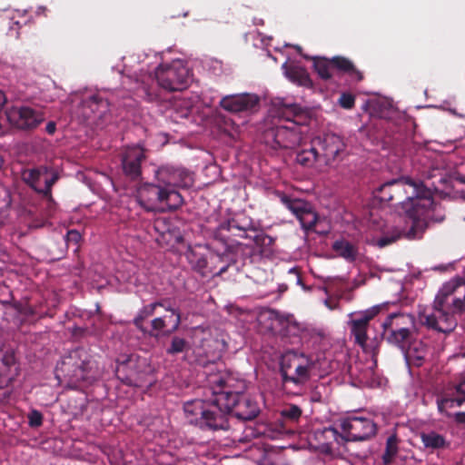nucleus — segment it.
I'll use <instances>...</instances> for the list:
<instances>
[{"mask_svg": "<svg viewBox=\"0 0 465 465\" xmlns=\"http://www.w3.org/2000/svg\"><path fill=\"white\" fill-rule=\"evenodd\" d=\"M381 202H395L404 213V226H393L377 241L380 248L386 247L402 237H413L425 227V219L432 204L431 191L422 183L409 178L393 179L381 184L377 190Z\"/></svg>", "mask_w": 465, "mask_h": 465, "instance_id": "obj_1", "label": "nucleus"}, {"mask_svg": "<svg viewBox=\"0 0 465 465\" xmlns=\"http://www.w3.org/2000/svg\"><path fill=\"white\" fill-rule=\"evenodd\" d=\"M196 363L205 369L206 381L212 396L205 400L196 399L184 404L183 410L190 423L202 430H228L231 413L226 410L225 401L222 400L221 371L213 361L203 357L195 360Z\"/></svg>", "mask_w": 465, "mask_h": 465, "instance_id": "obj_2", "label": "nucleus"}, {"mask_svg": "<svg viewBox=\"0 0 465 465\" xmlns=\"http://www.w3.org/2000/svg\"><path fill=\"white\" fill-rule=\"evenodd\" d=\"M465 310V281L453 279L440 288L433 312L420 315V322L429 329L442 333L451 332L457 326L456 312Z\"/></svg>", "mask_w": 465, "mask_h": 465, "instance_id": "obj_3", "label": "nucleus"}, {"mask_svg": "<svg viewBox=\"0 0 465 465\" xmlns=\"http://www.w3.org/2000/svg\"><path fill=\"white\" fill-rule=\"evenodd\" d=\"M274 116L285 120L288 125H276L264 132V142L272 149H292L302 141L301 125L311 119V111L297 104L279 101L273 104Z\"/></svg>", "mask_w": 465, "mask_h": 465, "instance_id": "obj_4", "label": "nucleus"}, {"mask_svg": "<svg viewBox=\"0 0 465 465\" xmlns=\"http://www.w3.org/2000/svg\"><path fill=\"white\" fill-rule=\"evenodd\" d=\"M242 252L243 255L251 257L253 253V248L241 242L230 245L223 254H212L209 258L191 246L185 253L186 259L193 271L199 273L202 277L208 275L221 276L227 272L231 264L237 261L232 257V254Z\"/></svg>", "mask_w": 465, "mask_h": 465, "instance_id": "obj_5", "label": "nucleus"}, {"mask_svg": "<svg viewBox=\"0 0 465 465\" xmlns=\"http://www.w3.org/2000/svg\"><path fill=\"white\" fill-rule=\"evenodd\" d=\"M221 378V399L225 401L226 410H229L231 416L244 421L254 420L260 413L259 403L243 391L244 382L237 381L223 372Z\"/></svg>", "mask_w": 465, "mask_h": 465, "instance_id": "obj_6", "label": "nucleus"}, {"mask_svg": "<svg viewBox=\"0 0 465 465\" xmlns=\"http://www.w3.org/2000/svg\"><path fill=\"white\" fill-rule=\"evenodd\" d=\"M94 361L84 348H77L63 358L56 367V376L62 374L68 383L74 386L80 382L91 383L95 376L94 374Z\"/></svg>", "mask_w": 465, "mask_h": 465, "instance_id": "obj_7", "label": "nucleus"}, {"mask_svg": "<svg viewBox=\"0 0 465 465\" xmlns=\"http://www.w3.org/2000/svg\"><path fill=\"white\" fill-rule=\"evenodd\" d=\"M154 178L169 193V201L174 207H180L183 202L178 188H189L193 184V177L189 171L172 165L156 169Z\"/></svg>", "mask_w": 465, "mask_h": 465, "instance_id": "obj_8", "label": "nucleus"}, {"mask_svg": "<svg viewBox=\"0 0 465 465\" xmlns=\"http://www.w3.org/2000/svg\"><path fill=\"white\" fill-rule=\"evenodd\" d=\"M342 434H340L335 428H325L322 434L325 438L344 439L346 441H363L376 434L377 426L372 420L362 417H348L340 423Z\"/></svg>", "mask_w": 465, "mask_h": 465, "instance_id": "obj_9", "label": "nucleus"}, {"mask_svg": "<svg viewBox=\"0 0 465 465\" xmlns=\"http://www.w3.org/2000/svg\"><path fill=\"white\" fill-rule=\"evenodd\" d=\"M310 360L303 353L291 350L282 354L280 371L283 384L302 386L310 380Z\"/></svg>", "mask_w": 465, "mask_h": 465, "instance_id": "obj_10", "label": "nucleus"}, {"mask_svg": "<svg viewBox=\"0 0 465 465\" xmlns=\"http://www.w3.org/2000/svg\"><path fill=\"white\" fill-rule=\"evenodd\" d=\"M158 84L169 92L186 89L190 81V71L184 62L177 59L170 64H162L154 73Z\"/></svg>", "mask_w": 465, "mask_h": 465, "instance_id": "obj_11", "label": "nucleus"}, {"mask_svg": "<svg viewBox=\"0 0 465 465\" xmlns=\"http://www.w3.org/2000/svg\"><path fill=\"white\" fill-rule=\"evenodd\" d=\"M22 181L37 193L45 198L52 197V188L60 179L58 171L47 165L24 169L21 173Z\"/></svg>", "mask_w": 465, "mask_h": 465, "instance_id": "obj_12", "label": "nucleus"}, {"mask_svg": "<svg viewBox=\"0 0 465 465\" xmlns=\"http://www.w3.org/2000/svg\"><path fill=\"white\" fill-rule=\"evenodd\" d=\"M313 145L317 148L320 163L332 165L346 156V143L343 138L333 133H325L313 137Z\"/></svg>", "mask_w": 465, "mask_h": 465, "instance_id": "obj_13", "label": "nucleus"}, {"mask_svg": "<svg viewBox=\"0 0 465 465\" xmlns=\"http://www.w3.org/2000/svg\"><path fill=\"white\" fill-rule=\"evenodd\" d=\"M137 201L147 212L175 210L169 201V193L157 182L145 183L137 191Z\"/></svg>", "mask_w": 465, "mask_h": 465, "instance_id": "obj_14", "label": "nucleus"}, {"mask_svg": "<svg viewBox=\"0 0 465 465\" xmlns=\"http://www.w3.org/2000/svg\"><path fill=\"white\" fill-rule=\"evenodd\" d=\"M276 194L280 202L296 216L303 230H313L319 216L311 203L299 198H293L282 192H277Z\"/></svg>", "mask_w": 465, "mask_h": 465, "instance_id": "obj_15", "label": "nucleus"}, {"mask_svg": "<svg viewBox=\"0 0 465 465\" xmlns=\"http://www.w3.org/2000/svg\"><path fill=\"white\" fill-rule=\"evenodd\" d=\"M380 312L381 306L377 305L362 312L349 314L348 326L351 335L354 338V342L363 350L367 349V341L369 339L367 331L370 328V322Z\"/></svg>", "mask_w": 465, "mask_h": 465, "instance_id": "obj_16", "label": "nucleus"}, {"mask_svg": "<svg viewBox=\"0 0 465 465\" xmlns=\"http://www.w3.org/2000/svg\"><path fill=\"white\" fill-rule=\"evenodd\" d=\"M9 124L19 130L32 131L44 121V113L29 106H13L6 111Z\"/></svg>", "mask_w": 465, "mask_h": 465, "instance_id": "obj_17", "label": "nucleus"}, {"mask_svg": "<svg viewBox=\"0 0 465 465\" xmlns=\"http://www.w3.org/2000/svg\"><path fill=\"white\" fill-rule=\"evenodd\" d=\"M261 324L273 335L288 337L297 331V326L292 322L289 317L282 315L274 310H266L259 315Z\"/></svg>", "mask_w": 465, "mask_h": 465, "instance_id": "obj_18", "label": "nucleus"}, {"mask_svg": "<svg viewBox=\"0 0 465 465\" xmlns=\"http://www.w3.org/2000/svg\"><path fill=\"white\" fill-rule=\"evenodd\" d=\"M169 315L155 317L151 321V329H147L145 335L150 337L158 338L161 331L164 335H171L177 331L182 323V313L180 310L172 308L170 306L163 307Z\"/></svg>", "mask_w": 465, "mask_h": 465, "instance_id": "obj_19", "label": "nucleus"}, {"mask_svg": "<svg viewBox=\"0 0 465 465\" xmlns=\"http://www.w3.org/2000/svg\"><path fill=\"white\" fill-rule=\"evenodd\" d=\"M145 150L139 146L127 147L121 155L124 174L131 181H137L142 176V163L145 160Z\"/></svg>", "mask_w": 465, "mask_h": 465, "instance_id": "obj_20", "label": "nucleus"}, {"mask_svg": "<svg viewBox=\"0 0 465 465\" xmlns=\"http://www.w3.org/2000/svg\"><path fill=\"white\" fill-rule=\"evenodd\" d=\"M258 104L259 97L248 93L226 95L220 101V106L231 113L249 111L257 106Z\"/></svg>", "mask_w": 465, "mask_h": 465, "instance_id": "obj_21", "label": "nucleus"}, {"mask_svg": "<svg viewBox=\"0 0 465 465\" xmlns=\"http://www.w3.org/2000/svg\"><path fill=\"white\" fill-rule=\"evenodd\" d=\"M221 231L232 232L233 236L248 238L247 232L255 231L252 221L250 218L233 217L223 222L219 225Z\"/></svg>", "mask_w": 465, "mask_h": 465, "instance_id": "obj_22", "label": "nucleus"}, {"mask_svg": "<svg viewBox=\"0 0 465 465\" xmlns=\"http://www.w3.org/2000/svg\"><path fill=\"white\" fill-rule=\"evenodd\" d=\"M15 356L13 351L0 352V388L7 387L16 375L12 368H15Z\"/></svg>", "mask_w": 465, "mask_h": 465, "instance_id": "obj_23", "label": "nucleus"}, {"mask_svg": "<svg viewBox=\"0 0 465 465\" xmlns=\"http://www.w3.org/2000/svg\"><path fill=\"white\" fill-rule=\"evenodd\" d=\"M382 338L389 344L401 349L402 351L411 343V331H401L390 328H383Z\"/></svg>", "mask_w": 465, "mask_h": 465, "instance_id": "obj_24", "label": "nucleus"}, {"mask_svg": "<svg viewBox=\"0 0 465 465\" xmlns=\"http://www.w3.org/2000/svg\"><path fill=\"white\" fill-rule=\"evenodd\" d=\"M414 324V318L408 313H391L382 323V328L395 330L411 331Z\"/></svg>", "mask_w": 465, "mask_h": 465, "instance_id": "obj_25", "label": "nucleus"}, {"mask_svg": "<svg viewBox=\"0 0 465 465\" xmlns=\"http://www.w3.org/2000/svg\"><path fill=\"white\" fill-rule=\"evenodd\" d=\"M332 64L333 71L347 74L351 79L360 82L363 79V74L359 71L353 64V63L343 56H334L331 59Z\"/></svg>", "mask_w": 465, "mask_h": 465, "instance_id": "obj_26", "label": "nucleus"}, {"mask_svg": "<svg viewBox=\"0 0 465 465\" xmlns=\"http://www.w3.org/2000/svg\"><path fill=\"white\" fill-rule=\"evenodd\" d=\"M296 162L303 167H312L315 163H320V156L317 148L313 145V138L297 152Z\"/></svg>", "mask_w": 465, "mask_h": 465, "instance_id": "obj_27", "label": "nucleus"}, {"mask_svg": "<svg viewBox=\"0 0 465 465\" xmlns=\"http://www.w3.org/2000/svg\"><path fill=\"white\" fill-rule=\"evenodd\" d=\"M283 68L285 69L286 77L293 84L304 87L312 86V82L310 78V75L303 67L296 65L287 66L286 64H284Z\"/></svg>", "mask_w": 465, "mask_h": 465, "instance_id": "obj_28", "label": "nucleus"}, {"mask_svg": "<svg viewBox=\"0 0 465 465\" xmlns=\"http://www.w3.org/2000/svg\"><path fill=\"white\" fill-rule=\"evenodd\" d=\"M332 249L340 257L350 262L356 261L359 255L358 246L344 239L335 241Z\"/></svg>", "mask_w": 465, "mask_h": 465, "instance_id": "obj_29", "label": "nucleus"}, {"mask_svg": "<svg viewBox=\"0 0 465 465\" xmlns=\"http://www.w3.org/2000/svg\"><path fill=\"white\" fill-rule=\"evenodd\" d=\"M165 300L156 301L150 304L144 305L142 309L139 310L137 315L133 320L134 325L143 333H146L147 328L144 327L143 322L148 317H151L154 314L156 308L164 307Z\"/></svg>", "mask_w": 465, "mask_h": 465, "instance_id": "obj_30", "label": "nucleus"}, {"mask_svg": "<svg viewBox=\"0 0 465 465\" xmlns=\"http://www.w3.org/2000/svg\"><path fill=\"white\" fill-rule=\"evenodd\" d=\"M420 440L425 449L431 450L446 449L450 446L446 438L434 430L421 432Z\"/></svg>", "mask_w": 465, "mask_h": 465, "instance_id": "obj_31", "label": "nucleus"}, {"mask_svg": "<svg viewBox=\"0 0 465 465\" xmlns=\"http://www.w3.org/2000/svg\"><path fill=\"white\" fill-rule=\"evenodd\" d=\"M426 347L421 341H411L404 351L406 359L412 361L413 364L420 366L422 364L426 356Z\"/></svg>", "mask_w": 465, "mask_h": 465, "instance_id": "obj_32", "label": "nucleus"}, {"mask_svg": "<svg viewBox=\"0 0 465 465\" xmlns=\"http://www.w3.org/2000/svg\"><path fill=\"white\" fill-rule=\"evenodd\" d=\"M465 402V395L457 392V395L446 394L437 399L438 410L441 413H445L448 417L450 414L447 412L449 409L460 407Z\"/></svg>", "mask_w": 465, "mask_h": 465, "instance_id": "obj_33", "label": "nucleus"}, {"mask_svg": "<svg viewBox=\"0 0 465 465\" xmlns=\"http://www.w3.org/2000/svg\"><path fill=\"white\" fill-rule=\"evenodd\" d=\"M431 202H432V204L429 207L430 212L428 213V217H426V219H425L424 229H422L421 232L415 234V236H413V237H405L406 239H408V240L420 239V238H421L422 234L426 231V229L430 222L441 223L444 221L445 214L442 212L440 204L436 203L434 202L432 196H431Z\"/></svg>", "mask_w": 465, "mask_h": 465, "instance_id": "obj_34", "label": "nucleus"}, {"mask_svg": "<svg viewBox=\"0 0 465 465\" xmlns=\"http://www.w3.org/2000/svg\"><path fill=\"white\" fill-rule=\"evenodd\" d=\"M191 348L188 340L183 337L174 335L171 338L169 346L166 348V353L171 356H175L180 353L187 352Z\"/></svg>", "mask_w": 465, "mask_h": 465, "instance_id": "obj_35", "label": "nucleus"}, {"mask_svg": "<svg viewBox=\"0 0 465 465\" xmlns=\"http://www.w3.org/2000/svg\"><path fill=\"white\" fill-rule=\"evenodd\" d=\"M313 67L322 79L328 80L333 75V67L331 59H316L313 63Z\"/></svg>", "mask_w": 465, "mask_h": 465, "instance_id": "obj_36", "label": "nucleus"}, {"mask_svg": "<svg viewBox=\"0 0 465 465\" xmlns=\"http://www.w3.org/2000/svg\"><path fill=\"white\" fill-rule=\"evenodd\" d=\"M398 453V440L395 435L390 436L386 440L385 450L381 456L382 463L389 465Z\"/></svg>", "mask_w": 465, "mask_h": 465, "instance_id": "obj_37", "label": "nucleus"}, {"mask_svg": "<svg viewBox=\"0 0 465 465\" xmlns=\"http://www.w3.org/2000/svg\"><path fill=\"white\" fill-rule=\"evenodd\" d=\"M158 242H163L167 245H175L182 243L183 242V236L181 232V231L174 226L173 224L172 227L168 230V232L163 235L162 239H156Z\"/></svg>", "mask_w": 465, "mask_h": 465, "instance_id": "obj_38", "label": "nucleus"}, {"mask_svg": "<svg viewBox=\"0 0 465 465\" xmlns=\"http://www.w3.org/2000/svg\"><path fill=\"white\" fill-rule=\"evenodd\" d=\"M280 414L283 420L294 423L300 420L302 411L299 406L290 404L282 409Z\"/></svg>", "mask_w": 465, "mask_h": 465, "instance_id": "obj_39", "label": "nucleus"}, {"mask_svg": "<svg viewBox=\"0 0 465 465\" xmlns=\"http://www.w3.org/2000/svg\"><path fill=\"white\" fill-rule=\"evenodd\" d=\"M173 223L171 220L166 218H158L153 223V229L159 234L157 239H162L163 235L168 232V230L172 227Z\"/></svg>", "mask_w": 465, "mask_h": 465, "instance_id": "obj_40", "label": "nucleus"}, {"mask_svg": "<svg viewBox=\"0 0 465 465\" xmlns=\"http://www.w3.org/2000/svg\"><path fill=\"white\" fill-rule=\"evenodd\" d=\"M11 204V194L7 187L0 183V211L9 207Z\"/></svg>", "mask_w": 465, "mask_h": 465, "instance_id": "obj_41", "label": "nucleus"}, {"mask_svg": "<svg viewBox=\"0 0 465 465\" xmlns=\"http://www.w3.org/2000/svg\"><path fill=\"white\" fill-rule=\"evenodd\" d=\"M27 418L31 428H38L43 424V414L37 410H32Z\"/></svg>", "mask_w": 465, "mask_h": 465, "instance_id": "obj_42", "label": "nucleus"}, {"mask_svg": "<svg viewBox=\"0 0 465 465\" xmlns=\"http://www.w3.org/2000/svg\"><path fill=\"white\" fill-rule=\"evenodd\" d=\"M339 104L344 109H351L355 104V96L349 93H343L339 98Z\"/></svg>", "mask_w": 465, "mask_h": 465, "instance_id": "obj_43", "label": "nucleus"}, {"mask_svg": "<svg viewBox=\"0 0 465 465\" xmlns=\"http://www.w3.org/2000/svg\"><path fill=\"white\" fill-rule=\"evenodd\" d=\"M64 240H65L67 245L74 244L77 247L78 243L82 240V235L76 230H69L64 236Z\"/></svg>", "mask_w": 465, "mask_h": 465, "instance_id": "obj_44", "label": "nucleus"}, {"mask_svg": "<svg viewBox=\"0 0 465 465\" xmlns=\"http://www.w3.org/2000/svg\"><path fill=\"white\" fill-rule=\"evenodd\" d=\"M125 365L123 364L122 366H119L116 370V376L119 380H121L124 384L129 386H134L135 383L134 380L130 376H124L123 375V372L124 371Z\"/></svg>", "mask_w": 465, "mask_h": 465, "instance_id": "obj_45", "label": "nucleus"}, {"mask_svg": "<svg viewBox=\"0 0 465 465\" xmlns=\"http://www.w3.org/2000/svg\"><path fill=\"white\" fill-rule=\"evenodd\" d=\"M253 242L256 245H265V244H271L272 243L273 240L269 235L259 233L253 236Z\"/></svg>", "mask_w": 465, "mask_h": 465, "instance_id": "obj_46", "label": "nucleus"}, {"mask_svg": "<svg viewBox=\"0 0 465 465\" xmlns=\"http://www.w3.org/2000/svg\"><path fill=\"white\" fill-rule=\"evenodd\" d=\"M456 392L465 395V372L461 374L460 381L456 386Z\"/></svg>", "mask_w": 465, "mask_h": 465, "instance_id": "obj_47", "label": "nucleus"}, {"mask_svg": "<svg viewBox=\"0 0 465 465\" xmlns=\"http://www.w3.org/2000/svg\"><path fill=\"white\" fill-rule=\"evenodd\" d=\"M454 420L457 423L459 424H463L465 423V411H460V412H456L454 415Z\"/></svg>", "mask_w": 465, "mask_h": 465, "instance_id": "obj_48", "label": "nucleus"}, {"mask_svg": "<svg viewBox=\"0 0 465 465\" xmlns=\"http://www.w3.org/2000/svg\"><path fill=\"white\" fill-rule=\"evenodd\" d=\"M90 102L92 104H96V105H103L104 104L105 105H107V102L106 101H104L101 97H99L98 95H94L90 98Z\"/></svg>", "mask_w": 465, "mask_h": 465, "instance_id": "obj_49", "label": "nucleus"}, {"mask_svg": "<svg viewBox=\"0 0 465 465\" xmlns=\"http://www.w3.org/2000/svg\"><path fill=\"white\" fill-rule=\"evenodd\" d=\"M56 130V124L54 122H49L45 126V131L49 134H54Z\"/></svg>", "mask_w": 465, "mask_h": 465, "instance_id": "obj_50", "label": "nucleus"}, {"mask_svg": "<svg viewBox=\"0 0 465 465\" xmlns=\"http://www.w3.org/2000/svg\"><path fill=\"white\" fill-rule=\"evenodd\" d=\"M6 102L5 94L0 90V109L4 106Z\"/></svg>", "mask_w": 465, "mask_h": 465, "instance_id": "obj_51", "label": "nucleus"}, {"mask_svg": "<svg viewBox=\"0 0 465 465\" xmlns=\"http://www.w3.org/2000/svg\"><path fill=\"white\" fill-rule=\"evenodd\" d=\"M325 304L330 308V309H334V307L332 305L330 304L329 301H325Z\"/></svg>", "mask_w": 465, "mask_h": 465, "instance_id": "obj_52", "label": "nucleus"}, {"mask_svg": "<svg viewBox=\"0 0 465 465\" xmlns=\"http://www.w3.org/2000/svg\"><path fill=\"white\" fill-rule=\"evenodd\" d=\"M262 465H273V464L270 463V462H269V461H267V460H264V461L262 463Z\"/></svg>", "mask_w": 465, "mask_h": 465, "instance_id": "obj_53", "label": "nucleus"}]
</instances>
